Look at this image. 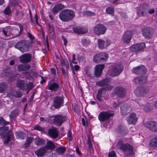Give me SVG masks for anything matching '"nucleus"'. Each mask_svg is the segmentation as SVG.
I'll use <instances>...</instances> for the list:
<instances>
[{"label": "nucleus", "instance_id": "obj_60", "mask_svg": "<svg viewBox=\"0 0 157 157\" xmlns=\"http://www.w3.org/2000/svg\"><path fill=\"white\" fill-rule=\"evenodd\" d=\"M34 129L35 130L40 131H43L44 130V128L42 127H40L39 125H36L34 127Z\"/></svg>", "mask_w": 157, "mask_h": 157}, {"label": "nucleus", "instance_id": "obj_34", "mask_svg": "<svg viewBox=\"0 0 157 157\" xmlns=\"http://www.w3.org/2000/svg\"><path fill=\"white\" fill-rule=\"evenodd\" d=\"M103 89H100L99 90L96 95V98L99 101L101 102L103 101L102 97H103Z\"/></svg>", "mask_w": 157, "mask_h": 157}, {"label": "nucleus", "instance_id": "obj_20", "mask_svg": "<svg viewBox=\"0 0 157 157\" xmlns=\"http://www.w3.org/2000/svg\"><path fill=\"white\" fill-rule=\"evenodd\" d=\"M110 82L109 79L106 78L97 82L96 85L99 86H105V89L108 90L110 86L109 84Z\"/></svg>", "mask_w": 157, "mask_h": 157}, {"label": "nucleus", "instance_id": "obj_37", "mask_svg": "<svg viewBox=\"0 0 157 157\" xmlns=\"http://www.w3.org/2000/svg\"><path fill=\"white\" fill-rule=\"evenodd\" d=\"M19 112V111L18 109L13 110L10 115V118H16L18 115Z\"/></svg>", "mask_w": 157, "mask_h": 157}, {"label": "nucleus", "instance_id": "obj_16", "mask_svg": "<svg viewBox=\"0 0 157 157\" xmlns=\"http://www.w3.org/2000/svg\"><path fill=\"white\" fill-rule=\"evenodd\" d=\"M52 117H50V120L55 124H57L59 125H61L63 121L65 119V117H62L61 115H58L54 116L53 119H52Z\"/></svg>", "mask_w": 157, "mask_h": 157}, {"label": "nucleus", "instance_id": "obj_13", "mask_svg": "<svg viewBox=\"0 0 157 157\" xmlns=\"http://www.w3.org/2000/svg\"><path fill=\"white\" fill-rule=\"evenodd\" d=\"M110 44V40L107 38H104L102 39L98 40V46L100 48L103 49L106 48Z\"/></svg>", "mask_w": 157, "mask_h": 157}, {"label": "nucleus", "instance_id": "obj_4", "mask_svg": "<svg viewBox=\"0 0 157 157\" xmlns=\"http://www.w3.org/2000/svg\"><path fill=\"white\" fill-rule=\"evenodd\" d=\"M123 67L121 65L113 66L109 71L108 73L110 76L114 77L118 76L123 71Z\"/></svg>", "mask_w": 157, "mask_h": 157}, {"label": "nucleus", "instance_id": "obj_8", "mask_svg": "<svg viewBox=\"0 0 157 157\" xmlns=\"http://www.w3.org/2000/svg\"><path fill=\"white\" fill-rule=\"evenodd\" d=\"M108 54L105 53H99L95 55L93 59V61L96 63H98L103 61L106 62L108 58Z\"/></svg>", "mask_w": 157, "mask_h": 157}, {"label": "nucleus", "instance_id": "obj_45", "mask_svg": "<svg viewBox=\"0 0 157 157\" xmlns=\"http://www.w3.org/2000/svg\"><path fill=\"white\" fill-rule=\"evenodd\" d=\"M33 140V138L28 137L26 140V143L24 144L25 147H28L30 144Z\"/></svg>", "mask_w": 157, "mask_h": 157}, {"label": "nucleus", "instance_id": "obj_56", "mask_svg": "<svg viewBox=\"0 0 157 157\" xmlns=\"http://www.w3.org/2000/svg\"><path fill=\"white\" fill-rule=\"evenodd\" d=\"M113 106L114 108L118 107L120 104V103L119 102V100H116L114 101L113 103Z\"/></svg>", "mask_w": 157, "mask_h": 157}, {"label": "nucleus", "instance_id": "obj_24", "mask_svg": "<svg viewBox=\"0 0 157 157\" xmlns=\"http://www.w3.org/2000/svg\"><path fill=\"white\" fill-rule=\"evenodd\" d=\"M104 64L96 65L94 68V75L96 77H99L101 75L102 71L104 67Z\"/></svg>", "mask_w": 157, "mask_h": 157}, {"label": "nucleus", "instance_id": "obj_55", "mask_svg": "<svg viewBox=\"0 0 157 157\" xmlns=\"http://www.w3.org/2000/svg\"><path fill=\"white\" fill-rule=\"evenodd\" d=\"M84 15L88 16H93L95 15V13L89 11H86L83 13Z\"/></svg>", "mask_w": 157, "mask_h": 157}, {"label": "nucleus", "instance_id": "obj_3", "mask_svg": "<svg viewBox=\"0 0 157 157\" xmlns=\"http://www.w3.org/2000/svg\"><path fill=\"white\" fill-rule=\"evenodd\" d=\"M30 46L29 41L26 40H22L17 43L15 45V47L22 53H24L29 50Z\"/></svg>", "mask_w": 157, "mask_h": 157}, {"label": "nucleus", "instance_id": "obj_10", "mask_svg": "<svg viewBox=\"0 0 157 157\" xmlns=\"http://www.w3.org/2000/svg\"><path fill=\"white\" fill-rule=\"evenodd\" d=\"M106 29V28L104 25L98 24L94 27V31L95 34L100 35L104 34Z\"/></svg>", "mask_w": 157, "mask_h": 157}, {"label": "nucleus", "instance_id": "obj_58", "mask_svg": "<svg viewBox=\"0 0 157 157\" xmlns=\"http://www.w3.org/2000/svg\"><path fill=\"white\" fill-rule=\"evenodd\" d=\"M56 147L52 141H50V150L52 151H53Z\"/></svg>", "mask_w": 157, "mask_h": 157}, {"label": "nucleus", "instance_id": "obj_7", "mask_svg": "<svg viewBox=\"0 0 157 157\" xmlns=\"http://www.w3.org/2000/svg\"><path fill=\"white\" fill-rule=\"evenodd\" d=\"M149 88L147 87L140 86L135 90V93L138 97H144L149 93Z\"/></svg>", "mask_w": 157, "mask_h": 157}, {"label": "nucleus", "instance_id": "obj_31", "mask_svg": "<svg viewBox=\"0 0 157 157\" xmlns=\"http://www.w3.org/2000/svg\"><path fill=\"white\" fill-rule=\"evenodd\" d=\"M59 88V83H50L49 89L51 92H54L53 94L55 93Z\"/></svg>", "mask_w": 157, "mask_h": 157}, {"label": "nucleus", "instance_id": "obj_15", "mask_svg": "<svg viewBox=\"0 0 157 157\" xmlns=\"http://www.w3.org/2000/svg\"><path fill=\"white\" fill-rule=\"evenodd\" d=\"M143 36L145 38L148 39L151 38L153 36V29L151 28L146 27L142 29Z\"/></svg>", "mask_w": 157, "mask_h": 157}, {"label": "nucleus", "instance_id": "obj_17", "mask_svg": "<svg viewBox=\"0 0 157 157\" xmlns=\"http://www.w3.org/2000/svg\"><path fill=\"white\" fill-rule=\"evenodd\" d=\"M114 92L117 96L120 98H123L125 96L126 90L124 88L121 86L116 87Z\"/></svg>", "mask_w": 157, "mask_h": 157}, {"label": "nucleus", "instance_id": "obj_47", "mask_svg": "<svg viewBox=\"0 0 157 157\" xmlns=\"http://www.w3.org/2000/svg\"><path fill=\"white\" fill-rule=\"evenodd\" d=\"M54 30L53 27L50 25V36H51L52 39H54L55 37Z\"/></svg>", "mask_w": 157, "mask_h": 157}, {"label": "nucleus", "instance_id": "obj_54", "mask_svg": "<svg viewBox=\"0 0 157 157\" xmlns=\"http://www.w3.org/2000/svg\"><path fill=\"white\" fill-rule=\"evenodd\" d=\"M11 12V10L10 6H7L4 10V13L6 15H9Z\"/></svg>", "mask_w": 157, "mask_h": 157}, {"label": "nucleus", "instance_id": "obj_40", "mask_svg": "<svg viewBox=\"0 0 157 157\" xmlns=\"http://www.w3.org/2000/svg\"><path fill=\"white\" fill-rule=\"evenodd\" d=\"M16 137L23 140L26 134L21 131H19L16 133Z\"/></svg>", "mask_w": 157, "mask_h": 157}, {"label": "nucleus", "instance_id": "obj_33", "mask_svg": "<svg viewBox=\"0 0 157 157\" xmlns=\"http://www.w3.org/2000/svg\"><path fill=\"white\" fill-rule=\"evenodd\" d=\"M8 88L7 83L5 82H2L0 84V93H3L5 92Z\"/></svg>", "mask_w": 157, "mask_h": 157}, {"label": "nucleus", "instance_id": "obj_5", "mask_svg": "<svg viewBox=\"0 0 157 157\" xmlns=\"http://www.w3.org/2000/svg\"><path fill=\"white\" fill-rule=\"evenodd\" d=\"M17 87L21 90L23 91H26L27 94H28L29 92L32 88L31 83H26L24 81L21 79L17 81Z\"/></svg>", "mask_w": 157, "mask_h": 157}, {"label": "nucleus", "instance_id": "obj_61", "mask_svg": "<svg viewBox=\"0 0 157 157\" xmlns=\"http://www.w3.org/2000/svg\"><path fill=\"white\" fill-rule=\"evenodd\" d=\"M40 13L41 15V17L42 18V19L44 20L46 23L48 24V20H46V18L45 17H44V16L43 15V12L42 10L40 11Z\"/></svg>", "mask_w": 157, "mask_h": 157}, {"label": "nucleus", "instance_id": "obj_9", "mask_svg": "<svg viewBox=\"0 0 157 157\" xmlns=\"http://www.w3.org/2000/svg\"><path fill=\"white\" fill-rule=\"evenodd\" d=\"M114 113L110 111H104L101 112L99 114L98 118L99 120L102 122L108 120L111 117L113 116Z\"/></svg>", "mask_w": 157, "mask_h": 157}, {"label": "nucleus", "instance_id": "obj_14", "mask_svg": "<svg viewBox=\"0 0 157 157\" xmlns=\"http://www.w3.org/2000/svg\"><path fill=\"white\" fill-rule=\"evenodd\" d=\"M53 105L55 108L58 109L63 105V99L62 97L56 96L54 97L53 100Z\"/></svg>", "mask_w": 157, "mask_h": 157}, {"label": "nucleus", "instance_id": "obj_53", "mask_svg": "<svg viewBox=\"0 0 157 157\" xmlns=\"http://www.w3.org/2000/svg\"><path fill=\"white\" fill-rule=\"evenodd\" d=\"M137 44L132 45L130 48V50L132 52H138Z\"/></svg>", "mask_w": 157, "mask_h": 157}, {"label": "nucleus", "instance_id": "obj_50", "mask_svg": "<svg viewBox=\"0 0 157 157\" xmlns=\"http://www.w3.org/2000/svg\"><path fill=\"white\" fill-rule=\"evenodd\" d=\"M9 122L5 121L3 118L0 117V124L2 125H6L9 124Z\"/></svg>", "mask_w": 157, "mask_h": 157}, {"label": "nucleus", "instance_id": "obj_18", "mask_svg": "<svg viewBox=\"0 0 157 157\" xmlns=\"http://www.w3.org/2000/svg\"><path fill=\"white\" fill-rule=\"evenodd\" d=\"M49 149V141H48L46 146L37 149L35 152V154L37 156L41 157Z\"/></svg>", "mask_w": 157, "mask_h": 157}, {"label": "nucleus", "instance_id": "obj_38", "mask_svg": "<svg viewBox=\"0 0 157 157\" xmlns=\"http://www.w3.org/2000/svg\"><path fill=\"white\" fill-rule=\"evenodd\" d=\"M35 143L36 145L39 146H43L45 144L44 140L43 139L39 138L35 140Z\"/></svg>", "mask_w": 157, "mask_h": 157}, {"label": "nucleus", "instance_id": "obj_42", "mask_svg": "<svg viewBox=\"0 0 157 157\" xmlns=\"http://www.w3.org/2000/svg\"><path fill=\"white\" fill-rule=\"evenodd\" d=\"M29 14H30V18L31 20V22L34 25L37 24L38 25L40 26V25L38 22V17L36 13H35L34 14L35 18V21H33V20L32 19V17L31 16V13L30 12Z\"/></svg>", "mask_w": 157, "mask_h": 157}, {"label": "nucleus", "instance_id": "obj_46", "mask_svg": "<svg viewBox=\"0 0 157 157\" xmlns=\"http://www.w3.org/2000/svg\"><path fill=\"white\" fill-rule=\"evenodd\" d=\"M81 43L84 46H87L90 44V41L88 40L83 38L81 40Z\"/></svg>", "mask_w": 157, "mask_h": 157}, {"label": "nucleus", "instance_id": "obj_44", "mask_svg": "<svg viewBox=\"0 0 157 157\" xmlns=\"http://www.w3.org/2000/svg\"><path fill=\"white\" fill-rule=\"evenodd\" d=\"M137 45L138 47L137 48L139 52L143 51L146 47L145 44L144 43L137 44Z\"/></svg>", "mask_w": 157, "mask_h": 157}, {"label": "nucleus", "instance_id": "obj_21", "mask_svg": "<svg viewBox=\"0 0 157 157\" xmlns=\"http://www.w3.org/2000/svg\"><path fill=\"white\" fill-rule=\"evenodd\" d=\"M32 56L29 53H25L19 57V59L22 63H28L31 60Z\"/></svg>", "mask_w": 157, "mask_h": 157}, {"label": "nucleus", "instance_id": "obj_62", "mask_svg": "<svg viewBox=\"0 0 157 157\" xmlns=\"http://www.w3.org/2000/svg\"><path fill=\"white\" fill-rule=\"evenodd\" d=\"M51 72L52 74L51 76H52V77H54L56 74V71L55 69L52 68L51 69Z\"/></svg>", "mask_w": 157, "mask_h": 157}, {"label": "nucleus", "instance_id": "obj_22", "mask_svg": "<svg viewBox=\"0 0 157 157\" xmlns=\"http://www.w3.org/2000/svg\"><path fill=\"white\" fill-rule=\"evenodd\" d=\"M132 71L133 73L136 75H140L145 74L147 71V70L145 67L142 66L134 68L132 70Z\"/></svg>", "mask_w": 157, "mask_h": 157}, {"label": "nucleus", "instance_id": "obj_30", "mask_svg": "<svg viewBox=\"0 0 157 157\" xmlns=\"http://www.w3.org/2000/svg\"><path fill=\"white\" fill-rule=\"evenodd\" d=\"M31 67L29 64H21L17 67V69L19 71L21 72L28 70Z\"/></svg>", "mask_w": 157, "mask_h": 157}, {"label": "nucleus", "instance_id": "obj_1", "mask_svg": "<svg viewBox=\"0 0 157 157\" xmlns=\"http://www.w3.org/2000/svg\"><path fill=\"white\" fill-rule=\"evenodd\" d=\"M75 16L74 12L71 10H65L59 13V17L63 21H68L71 20Z\"/></svg>", "mask_w": 157, "mask_h": 157}, {"label": "nucleus", "instance_id": "obj_11", "mask_svg": "<svg viewBox=\"0 0 157 157\" xmlns=\"http://www.w3.org/2000/svg\"><path fill=\"white\" fill-rule=\"evenodd\" d=\"M144 125L145 127L151 132L157 133V122L154 121L147 122Z\"/></svg>", "mask_w": 157, "mask_h": 157}, {"label": "nucleus", "instance_id": "obj_2", "mask_svg": "<svg viewBox=\"0 0 157 157\" xmlns=\"http://www.w3.org/2000/svg\"><path fill=\"white\" fill-rule=\"evenodd\" d=\"M117 147L123 151H124V154L128 156L132 155L133 152V148L128 144H124L121 141H119L117 144Z\"/></svg>", "mask_w": 157, "mask_h": 157}, {"label": "nucleus", "instance_id": "obj_51", "mask_svg": "<svg viewBox=\"0 0 157 157\" xmlns=\"http://www.w3.org/2000/svg\"><path fill=\"white\" fill-rule=\"evenodd\" d=\"M3 73L6 76H10V78H11V76L10 74V70L9 68H6L3 70Z\"/></svg>", "mask_w": 157, "mask_h": 157}, {"label": "nucleus", "instance_id": "obj_27", "mask_svg": "<svg viewBox=\"0 0 157 157\" xmlns=\"http://www.w3.org/2000/svg\"><path fill=\"white\" fill-rule=\"evenodd\" d=\"M127 119L129 124H135L137 120V118L135 113H132L128 116Z\"/></svg>", "mask_w": 157, "mask_h": 157}, {"label": "nucleus", "instance_id": "obj_43", "mask_svg": "<svg viewBox=\"0 0 157 157\" xmlns=\"http://www.w3.org/2000/svg\"><path fill=\"white\" fill-rule=\"evenodd\" d=\"M114 7L113 6H111L107 8L106 9V13L109 14L113 16L114 15Z\"/></svg>", "mask_w": 157, "mask_h": 157}, {"label": "nucleus", "instance_id": "obj_6", "mask_svg": "<svg viewBox=\"0 0 157 157\" xmlns=\"http://www.w3.org/2000/svg\"><path fill=\"white\" fill-rule=\"evenodd\" d=\"M149 6L147 4L140 5L137 7V14L139 17H144L147 15Z\"/></svg>", "mask_w": 157, "mask_h": 157}, {"label": "nucleus", "instance_id": "obj_32", "mask_svg": "<svg viewBox=\"0 0 157 157\" xmlns=\"http://www.w3.org/2000/svg\"><path fill=\"white\" fill-rule=\"evenodd\" d=\"M149 145L152 148H155L157 147V136L152 138L151 140Z\"/></svg>", "mask_w": 157, "mask_h": 157}, {"label": "nucleus", "instance_id": "obj_29", "mask_svg": "<svg viewBox=\"0 0 157 157\" xmlns=\"http://www.w3.org/2000/svg\"><path fill=\"white\" fill-rule=\"evenodd\" d=\"M64 8V5L61 3H59L56 5L52 9V11L53 14H56L58 11L63 9Z\"/></svg>", "mask_w": 157, "mask_h": 157}, {"label": "nucleus", "instance_id": "obj_64", "mask_svg": "<svg viewBox=\"0 0 157 157\" xmlns=\"http://www.w3.org/2000/svg\"><path fill=\"white\" fill-rule=\"evenodd\" d=\"M144 110L146 112L148 111L150 109L149 105L147 103L146 106H144Z\"/></svg>", "mask_w": 157, "mask_h": 157}, {"label": "nucleus", "instance_id": "obj_49", "mask_svg": "<svg viewBox=\"0 0 157 157\" xmlns=\"http://www.w3.org/2000/svg\"><path fill=\"white\" fill-rule=\"evenodd\" d=\"M90 67H86L84 68V71L85 72V73L88 76H90L91 73L90 71Z\"/></svg>", "mask_w": 157, "mask_h": 157}, {"label": "nucleus", "instance_id": "obj_41", "mask_svg": "<svg viewBox=\"0 0 157 157\" xmlns=\"http://www.w3.org/2000/svg\"><path fill=\"white\" fill-rule=\"evenodd\" d=\"M60 63L63 66H65L66 69L69 67V65L67 59H60Z\"/></svg>", "mask_w": 157, "mask_h": 157}, {"label": "nucleus", "instance_id": "obj_48", "mask_svg": "<svg viewBox=\"0 0 157 157\" xmlns=\"http://www.w3.org/2000/svg\"><path fill=\"white\" fill-rule=\"evenodd\" d=\"M147 77L146 76L140 77V84L145 83L147 80Z\"/></svg>", "mask_w": 157, "mask_h": 157}, {"label": "nucleus", "instance_id": "obj_28", "mask_svg": "<svg viewBox=\"0 0 157 157\" xmlns=\"http://www.w3.org/2000/svg\"><path fill=\"white\" fill-rule=\"evenodd\" d=\"M58 132L57 129L55 127H52L50 128V137L52 139H56L58 136Z\"/></svg>", "mask_w": 157, "mask_h": 157}, {"label": "nucleus", "instance_id": "obj_39", "mask_svg": "<svg viewBox=\"0 0 157 157\" xmlns=\"http://www.w3.org/2000/svg\"><path fill=\"white\" fill-rule=\"evenodd\" d=\"M66 149L63 147H60L56 149V152L58 155L63 154L65 151Z\"/></svg>", "mask_w": 157, "mask_h": 157}, {"label": "nucleus", "instance_id": "obj_63", "mask_svg": "<svg viewBox=\"0 0 157 157\" xmlns=\"http://www.w3.org/2000/svg\"><path fill=\"white\" fill-rule=\"evenodd\" d=\"M109 157H116V153L114 151L110 152L108 154Z\"/></svg>", "mask_w": 157, "mask_h": 157}, {"label": "nucleus", "instance_id": "obj_52", "mask_svg": "<svg viewBox=\"0 0 157 157\" xmlns=\"http://www.w3.org/2000/svg\"><path fill=\"white\" fill-rule=\"evenodd\" d=\"M18 25L20 29V30H19L18 29H16L15 31L17 33L16 35V36H19L23 30V27L21 25L19 24Z\"/></svg>", "mask_w": 157, "mask_h": 157}, {"label": "nucleus", "instance_id": "obj_36", "mask_svg": "<svg viewBox=\"0 0 157 157\" xmlns=\"http://www.w3.org/2000/svg\"><path fill=\"white\" fill-rule=\"evenodd\" d=\"M87 143L89 146V149L90 153L92 154L94 152V150L90 141V137L89 135H87Z\"/></svg>", "mask_w": 157, "mask_h": 157}, {"label": "nucleus", "instance_id": "obj_23", "mask_svg": "<svg viewBox=\"0 0 157 157\" xmlns=\"http://www.w3.org/2000/svg\"><path fill=\"white\" fill-rule=\"evenodd\" d=\"M132 36V32L131 31H126L123 36V40L125 44H128L130 41Z\"/></svg>", "mask_w": 157, "mask_h": 157}, {"label": "nucleus", "instance_id": "obj_26", "mask_svg": "<svg viewBox=\"0 0 157 157\" xmlns=\"http://www.w3.org/2000/svg\"><path fill=\"white\" fill-rule=\"evenodd\" d=\"M0 136H4V143L5 144H8L11 139V135L1 128H0Z\"/></svg>", "mask_w": 157, "mask_h": 157}, {"label": "nucleus", "instance_id": "obj_19", "mask_svg": "<svg viewBox=\"0 0 157 157\" xmlns=\"http://www.w3.org/2000/svg\"><path fill=\"white\" fill-rule=\"evenodd\" d=\"M23 94L19 90H16L14 89H11L7 93V95L9 97H14L16 98H19L22 96Z\"/></svg>", "mask_w": 157, "mask_h": 157}, {"label": "nucleus", "instance_id": "obj_35", "mask_svg": "<svg viewBox=\"0 0 157 157\" xmlns=\"http://www.w3.org/2000/svg\"><path fill=\"white\" fill-rule=\"evenodd\" d=\"M117 132L121 134L122 135H125L127 133V131L125 128L122 126H119L117 128Z\"/></svg>", "mask_w": 157, "mask_h": 157}, {"label": "nucleus", "instance_id": "obj_57", "mask_svg": "<svg viewBox=\"0 0 157 157\" xmlns=\"http://www.w3.org/2000/svg\"><path fill=\"white\" fill-rule=\"evenodd\" d=\"M54 82L59 83L58 78L56 77H54L53 78H52L51 79L50 81V83H52Z\"/></svg>", "mask_w": 157, "mask_h": 157}, {"label": "nucleus", "instance_id": "obj_12", "mask_svg": "<svg viewBox=\"0 0 157 157\" xmlns=\"http://www.w3.org/2000/svg\"><path fill=\"white\" fill-rule=\"evenodd\" d=\"M120 108L121 114L122 116L128 115L131 112L132 109L131 106L126 103L121 105Z\"/></svg>", "mask_w": 157, "mask_h": 157}, {"label": "nucleus", "instance_id": "obj_25", "mask_svg": "<svg viewBox=\"0 0 157 157\" xmlns=\"http://www.w3.org/2000/svg\"><path fill=\"white\" fill-rule=\"evenodd\" d=\"M73 30L75 33L78 34H83L88 31L86 28L80 26L73 27Z\"/></svg>", "mask_w": 157, "mask_h": 157}, {"label": "nucleus", "instance_id": "obj_59", "mask_svg": "<svg viewBox=\"0 0 157 157\" xmlns=\"http://www.w3.org/2000/svg\"><path fill=\"white\" fill-rule=\"evenodd\" d=\"M133 82L136 84H140V77L134 78L133 80Z\"/></svg>", "mask_w": 157, "mask_h": 157}]
</instances>
